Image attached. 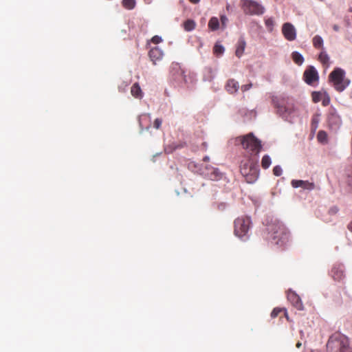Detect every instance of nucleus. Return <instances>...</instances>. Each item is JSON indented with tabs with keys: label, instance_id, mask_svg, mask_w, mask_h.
<instances>
[{
	"label": "nucleus",
	"instance_id": "obj_13",
	"mask_svg": "<svg viewBox=\"0 0 352 352\" xmlns=\"http://www.w3.org/2000/svg\"><path fill=\"white\" fill-rule=\"evenodd\" d=\"M148 56L151 60L155 65L157 61L162 60L163 52L158 47H155L149 51Z\"/></svg>",
	"mask_w": 352,
	"mask_h": 352
},
{
	"label": "nucleus",
	"instance_id": "obj_40",
	"mask_svg": "<svg viewBox=\"0 0 352 352\" xmlns=\"http://www.w3.org/2000/svg\"><path fill=\"white\" fill-rule=\"evenodd\" d=\"M339 209L337 206L331 207L329 210V214L331 215H334L338 213Z\"/></svg>",
	"mask_w": 352,
	"mask_h": 352
},
{
	"label": "nucleus",
	"instance_id": "obj_3",
	"mask_svg": "<svg viewBox=\"0 0 352 352\" xmlns=\"http://www.w3.org/2000/svg\"><path fill=\"white\" fill-rule=\"evenodd\" d=\"M240 172L245 181L249 184L255 182L259 175V170L257 164L250 158L241 161L240 164Z\"/></svg>",
	"mask_w": 352,
	"mask_h": 352
},
{
	"label": "nucleus",
	"instance_id": "obj_8",
	"mask_svg": "<svg viewBox=\"0 0 352 352\" xmlns=\"http://www.w3.org/2000/svg\"><path fill=\"white\" fill-rule=\"evenodd\" d=\"M241 8L245 14L260 15L264 13V7L254 0H241Z\"/></svg>",
	"mask_w": 352,
	"mask_h": 352
},
{
	"label": "nucleus",
	"instance_id": "obj_4",
	"mask_svg": "<svg viewBox=\"0 0 352 352\" xmlns=\"http://www.w3.org/2000/svg\"><path fill=\"white\" fill-rule=\"evenodd\" d=\"M329 80L338 92H342L351 83V80L346 78L345 71L340 67L335 68L330 73Z\"/></svg>",
	"mask_w": 352,
	"mask_h": 352
},
{
	"label": "nucleus",
	"instance_id": "obj_2",
	"mask_svg": "<svg viewBox=\"0 0 352 352\" xmlns=\"http://www.w3.org/2000/svg\"><path fill=\"white\" fill-rule=\"evenodd\" d=\"M327 352H351L346 336L335 333L330 336L327 344Z\"/></svg>",
	"mask_w": 352,
	"mask_h": 352
},
{
	"label": "nucleus",
	"instance_id": "obj_27",
	"mask_svg": "<svg viewBox=\"0 0 352 352\" xmlns=\"http://www.w3.org/2000/svg\"><path fill=\"white\" fill-rule=\"evenodd\" d=\"M122 6L128 10H132L135 8V0H123Z\"/></svg>",
	"mask_w": 352,
	"mask_h": 352
},
{
	"label": "nucleus",
	"instance_id": "obj_33",
	"mask_svg": "<svg viewBox=\"0 0 352 352\" xmlns=\"http://www.w3.org/2000/svg\"><path fill=\"white\" fill-rule=\"evenodd\" d=\"M214 206L219 211H223L227 207V204L224 202L215 203Z\"/></svg>",
	"mask_w": 352,
	"mask_h": 352
},
{
	"label": "nucleus",
	"instance_id": "obj_37",
	"mask_svg": "<svg viewBox=\"0 0 352 352\" xmlns=\"http://www.w3.org/2000/svg\"><path fill=\"white\" fill-rule=\"evenodd\" d=\"M252 85H253L252 82H250L246 85H243L241 87V89L243 92H245V91H248L249 89H250L252 87Z\"/></svg>",
	"mask_w": 352,
	"mask_h": 352
},
{
	"label": "nucleus",
	"instance_id": "obj_23",
	"mask_svg": "<svg viewBox=\"0 0 352 352\" xmlns=\"http://www.w3.org/2000/svg\"><path fill=\"white\" fill-rule=\"evenodd\" d=\"M196 24L193 20L188 19L184 23V28L186 31H192L195 28Z\"/></svg>",
	"mask_w": 352,
	"mask_h": 352
},
{
	"label": "nucleus",
	"instance_id": "obj_12",
	"mask_svg": "<svg viewBox=\"0 0 352 352\" xmlns=\"http://www.w3.org/2000/svg\"><path fill=\"white\" fill-rule=\"evenodd\" d=\"M331 274L336 281H341L344 278V267L342 265H335L331 271Z\"/></svg>",
	"mask_w": 352,
	"mask_h": 352
},
{
	"label": "nucleus",
	"instance_id": "obj_29",
	"mask_svg": "<svg viewBox=\"0 0 352 352\" xmlns=\"http://www.w3.org/2000/svg\"><path fill=\"white\" fill-rule=\"evenodd\" d=\"M318 59L323 65H327L329 63V57L325 52H321L319 54Z\"/></svg>",
	"mask_w": 352,
	"mask_h": 352
},
{
	"label": "nucleus",
	"instance_id": "obj_26",
	"mask_svg": "<svg viewBox=\"0 0 352 352\" xmlns=\"http://www.w3.org/2000/svg\"><path fill=\"white\" fill-rule=\"evenodd\" d=\"M317 139L319 142L326 143L327 142V133L324 131H319L317 135Z\"/></svg>",
	"mask_w": 352,
	"mask_h": 352
},
{
	"label": "nucleus",
	"instance_id": "obj_15",
	"mask_svg": "<svg viewBox=\"0 0 352 352\" xmlns=\"http://www.w3.org/2000/svg\"><path fill=\"white\" fill-rule=\"evenodd\" d=\"M225 89L229 94H234L238 91L239 84L236 80L230 78L227 80Z\"/></svg>",
	"mask_w": 352,
	"mask_h": 352
},
{
	"label": "nucleus",
	"instance_id": "obj_16",
	"mask_svg": "<svg viewBox=\"0 0 352 352\" xmlns=\"http://www.w3.org/2000/svg\"><path fill=\"white\" fill-rule=\"evenodd\" d=\"M246 47V42L245 41V38L243 37H240L237 41V43L236 45V50H235V55L238 58H241L245 51Z\"/></svg>",
	"mask_w": 352,
	"mask_h": 352
},
{
	"label": "nucleus",
	"instance_id": "obj_21",
	"mask_svg": "<svg viewBox=\"0 0 352 352\" xmlns=\"http://www.w3.org/2000/svg\"><path fill=\"white\" fill-rule=\"evenodd\" d=\"M225 51L224 47L219 43H216L213 47V53L217 56H221Z\"/></svg>",
	"mask_w": 352,
	"mask_h": 352
},
{
	"label": "nucleus",
	"instance_id": "obj_35",
	"mask_svg": "<svg viewBox=\"0 0 352 352\" xmlns=\"http://www.w3.org/2000/svg\"><path fill=\"white\" fill-rule=\"evenodd\" d=\"M146 118H149V116L146 114L142 115L139 117V124L141 129V131H143V126H142V120Z\"/></svg>",
	"mask_w": 352,
	"mask_h": 352
},
{
	"label": "nucleus",
	"instance_id": "obj_24",
	"mask_svg": "<svg viewBox=\"0 0 352 352\" xmlns=\"http://www.w3.org/2000/svg\"><path fill=\"white\" fill-rule=\"evenodd\" d=\"M272 161L269 155H265L261 160V166L264 169H267L271 165Z\"/></svg>",
	"mask_w": 352,
	"mask_h": 352
},
{
	"label": "nucleus",
	"instance_id": "obj_18",
	"mask_svg": "<svg viewBox=\"0 0 352 352\" xmlns=\"http://www.w3.org/2000/svg\"><path fill=\"white\" fill-rule=\"evenodd\" d=\"M328 120L331 126H336L340 124V117L333 111L330 113Z\"/></svg>",
	"mask_w": 352,
	"mask_h": 352
},
{
	"label": "nucleus",
	"instance_id": "obj_25",
	"mask_svg": "<svg viewBox=\"0 0 352 352\" xmlns=\"http://www.w3.org/2000/svg\"><path fill=\"white\" fill-rule=\"evenodd\" d=\"M284 311V312H285V313H284V314H285V316L286 318H287V320H289V317H288V316H287V313L286 310H285V309H281V308H278V307H276V308H274V309L272 310V313H271V317H272V318H276V317L279 315V314H280V313H281V312H282V311Z\"/></svg>",
	"mask_w": 352,
	"mask_h": 352
},
{
	"label": "nucleus",
	"instance_id": "obj_32",
	"mask_svg": "<svg viewBox=\"0 0 352 352\" xmlns=\"http://www.w3.org/2000/svg\"><path fill=\"white\" fill-rule=\"evenodd\" d=\"M321 94L314 91L312 93V100L314 102H318L321 100Z\"/></svg>",
	"mask_w": 352,
	"mask_h": 352
},
{
	"label": "nucleus",
	"instance_id": "obj_6",
	"mask_svg": "<svg viewBox=\"0 0 352 352\" xmlns=\"http://www.w3.org/2000/svg\"><path fill=\"white\" fill-rule=\"evenodd\" d=\"M272 101L277 109L278 112L283 116L291 115L296 111L294 102L286 98H273Z\"/></svg>",
	"mask_w": 352,
	"mask_h": 352
},
{
	"label": "nucleus",
	"instance_id": "obj_20",
	"mask_svg": "<svg viewBox=\"0 0 352 352\" xmlns=\"http://www.w3.org/2000/svg\"><path fill=\"white\" fill-rule=\"evenodd\" d=\"M292 58L294 62L298 65H301L304 62L303 56L298 52H292Z\"/></svg>",
	"mask_w": 352,
	"mask_h": 352
},
{
	"label": "nucleus",
	"instance_id": "obj_22",
	"mask_svg": "<svg viewBox=\"0 0 352 352\" xmlns=\"http://www.w3.org/2000/svg\"><path fill=\"white\" fill-rule=\"evenodd\" d=\"M313 45L314 47L320 49L323 45V40L321 36L316 35L313 38Z\"/></svg>",
	"mask_w": 352,
	"mask_h": 352
},
{
	"label": "nucleus",
	"instance_id": "obj_11",
	"mask_svg": "<svg viewBox=\"0 0 352 352\" xmlns=\"http://www.w3.org/2000/svg\"><path fill=\"white\" fill-rule=\"evenodd\" d=\"M287 297L288 300L292 305L298 310H303L304 306L300 296L294 292L289 290L287 292Z\"/></svg>",
	"mask_w": 352,
	"mask_h": 352
},
{
	"label": "nucleus",
	"instance_id": "obj_10",
	"mask_svg": "<svg viewBox=\"0 0 352 352\" xmlns=\"http://www.w3.org/2000/svg\"><path fill=\"white\" fill-rule=\"evenodd\" d=\"M282 33L287 41H292L296 38V31L294 26L290 23H285L282 27Z\"/></svg>",
	"mask_w": 352,
	"mask_h": 352
},
{
	"label": "nucleus",
	"instance_id": "obj_42",
	"mask_svg": "<svg viewBox=\"0 0 352 352\" xmlns=\"http://www.w3.org/2000/svg\"><path fill=\"white\" fill-rule=\"evenodd\" d=\"M333 29L335 31L338 32V31H339V30H340V27H339L338 25H334L333 26Z\"/></svg>",
	"mask_w": 352,
	"mask_h": 352
},
{
	"label": "nucleus",
	"instance_id": "obj_30",
	"mask_svg": "<svg viewBox=\"0 0 352 352\" xmlns=\"http://www.w3.org/2000/svg\"><path fill=\"white\" fill-rule=\"evenodd\" d=\"M265 24L268 31L272 32L274 26V21L272 18H268L265 20Z\"/></svg>",
	"mask_w": 352,
	"mask_h": 352
},
{
	"label": "nucleus",
	"instance_id": "obj_31",
	"mask_svg": "<svg viewBox=\"0 0 352 352\" xmlns=\"http://www.w3.org/2000/svg\"><path fill=\"white\" fill-rule=\"evenodd\" d=\"M220 20H221V28L223 30H224L227 26V23L228 22V19L226 15L221 14L220 16Z\"/></svg>",
	"mask_w": 352,
	"mask_h": 352
},
{
	"label": "nucleus",
	"instance_id": "obj_44",
	"mask_svg": "<svg viewBox=\"0 0 352 352\" xmlns=\"http://www.w3.org/2000/svg\"><path fill=\"white\" fill-rule=\"evenodd\" d=\"M192 3H197L200 1V0H189Z\"/></svg>",
	"mask_w": 352,
	"mask_h": 352
},
{
	"label": "nucleus",
	"instance_id": "obj_38",
	"mask_svg": "<svg viewBox=\"0 0 352 352\" xmlns=\"http://www.w3.org/2000/svg\"><path fill=\"white\" fill-rule=\"evenodd\" d=\"M162 120L160 118H156L155 120H154V122H153V126L156 129H159L162 125Z\"/></svg>",
	"mask_w": 352,
	"mask_h": 352
},
{
	"label": "nucleus",
	"instance_id": "obj_5",
	"mask_svg": "<svg viewBox=\"0 0 352 352\" xmlns=\"http://www.w3.org/2000/svg\"><path fill=\"white\" fill-rule=\"evenodd\" d=\"M236 140L240 141L243 148L251 155H258L261 150V141L252 133L238 137Z\"/></svg>",
	"mask_w": 352,
	"mask_h": 352
},
{
	"label": "nucleus",
	"instance_id": "obj_45",
	"mask_svg": "<svg viewBox=\"0 0 352 352\" xmlns=\"http://www.w3.org/2000/svg\"><path fill=\"white\" fill-rule=\"evenodd\" d=\"M301 345H302V343L300 342H298L296 343V346L297 348H300L301 346Z\"/></svg>",
	"mask_w": 352,
	"mask_h": 352
},
{
	"label": "nucleus",
	"instance_id": "obj_41",
	"mask_svg": "<svg viewBox=\"0 0 352 352\" xmlns=\"http://www.w3.org/2000/svg\"><path fill=\"white\" fill-rule=\"evenodd\" d=\"M172 67L178 69V72L180 75L183 74V72L180 69V68L177 64H175V65L173 64Z\"/></svg>",
	"mask_w": 352,
	"mask_h": 352
},
{
	"label": "nucleus",
	"instance_id": "obj_19",
	"mask_svg": "<svg viewBox=\"0 0 352 352\" xmlns=\"http://www.w3.org/2000/svg\"><path fill=\"white\" fill-rule=\"evenodd\" d=\"M208 28L211 31H216L219 28V21L217 17L212 16L208 21Z\"/></svg>",
	"mask_w": 352,
	"mask_h": 352
},
{
	"label": "nucleus",
	"instance_id": "obj_9",
	"mask_svg": "<svg viewBox=\"0 0 352 352\" xmlns=\"http://www.w3.org/2000/svg\"><path fill=\"white\" fill-rule=\"evenodd\" d=\"M303 78L305 82L309 85L318 81L319 76L317 70L313 66H309L304 72Z\"/></svg>",
	"mask_w": 352,
	"mask_h": 352
},
{
	"label": "nucleus",
	"instance_id": "obj_39",
	"mask_svg": "<svg viewBox=\"0 0 352 352\" xmlns=\"http://www.w3.org/2000/svg\"><path fill=\"white\" fill-rule=\"evenodd\" d=\"M330 102V98L328 95H325L324 98L322 99V104L323 106H327L329 105Z\"/></svg>",
	"mask_w": 352,
	"mask_h": 352
},
{
	"label": "nucleus",
	"instance_id": "obj_43",
	"mask_svg": "<svg viewBox=\"0 0 352 352\" xmlns=\"http://www.w3.org/2000/svg\"><path fill=\"white\" fill-rule=\"evenodd\" d=\"M348 229L352 232V221L349 224Z\"/></svg>",
	"mask_w": 352,
	"mask_h": 352
},
{
	"label": "nucleus",
	"instance_id": "obj_34",
	"mask_svg": "<svg viewBox=\"0 0 352 352\" xmlns=\"http://www.w3.org/2000/svg\"><path fill=\"white\" fill-rule=\"evenodd\" d=\"M282 168L279 166H276L273 168V173L276 176H280L282 174Z\"/></svg>",
	"mask_w": 352,
	"mask_h": 352
},
{
	"label": "nucleus",
	"instance_id": "obj_7",
	"mask_svg": "<svg viewBox=\"0 0 352 352\" xmlns=\"http://www.w3.org/2000/svg\"><path fill=\"white\" fill-rule=\"evenodd\" d=\"M251 223L249 217L241 216L236 219L234 230L235 235L239 238L245 236L250 228Z\"/></svg>",
	"mask_w": 352,
	"mask_h": 352
},
{
	"label": "nucleus",
	"instance_id": "obj_28",
	"mask_svg": "<svg viewBox=\"0 0 352 352\" xmlns=\"http://www.w3.org/2000/svg\"><path fill=\"white\" fill-rule=\"evenodd\" d=\"M319 121H320L319 115L316 114V115L313 116V117L311 118V130L312 131H315L317 129Z\"/></svg>",
	"mask_w": 352,
	"mask_h": 352
},
{
	"label": "nucleus",
	"instance_id": "obj_47",
	"mask_svg": "<svg viewBox=\"0 0 352 352\" xmlns=\"http://www.w3.org/2000/svg\"><path fill=\"white\" fill-rule=\"evenodd\" d=\"M349 11L350 12H352V8H350L349 9Z\"/></svg>",
	"mask_w": 352,
	"mask_h": 352
},
{
	"label": "nucleus",
	"instance_id": "obj_36",
	"mask_svg": "<svg viewBox=\"0 0 352 352\" xmlns=\"http://www.w3.org/2000/svg\"><path fill=\"white\" fill-rule=\"evenodd\" d=\"M162 41V38L161 36L155 35L152 37L151 42L155 44H158Z\"/></svg>",
	"mask_w": 352,
	"mask_h": 352
},
{
	"label": "nucleus",
	"instance_id": "obj_1",
	"mask_svg": "<svg viewBox=\"0 0 352 352\" xmlns=\"http://www.w3.org/2000/svg\"><path fill=\"white\" fill-rule=\"evenodd\" d=\"M266 239L279 247L285 246L289 240V232L285 225L277 219L267 226Z\"/></svg>",
	"mask_w": 352,
	"mask_h": 352
},
{
	"label": "nucleus",
	"instance_id": "obj_17",
	"mask_svg": "<svg viewBox=\"0 0 352 352\" xmlns=\"http://www.w3.org/2000/svg\"><path fill=\"white\" fill-rule=\"evenodd\" d=\"M131 94L133 97L138 99H142L144 96V94L140 88V86L138 82L134 83L131 86Z\"/></svg>",
	"mask_w": 352,
	"mask_h": 352
},
{
	"label": "nucleus",
	"instance_id": "obj_46",
	"mask_svg": "<svg viewBox=\"0 0 352 352\" xmlns=\"http://www.w3.org/2000/svg\"><path fill=\"white\" fill-rule=\"evenodd\" d=\"M209 160V157L208 156H206L204 158V161L205 162H208Z\"/></svg>",
	"mask_w": 352,
	"mask_h": 352
},
{
	"label": "nucleus",
	"instance_id": "obj_14",
	"mask_svg": "<svg viewBox=\"0 0 352 352\" xmlns=\"http://www.w3.org/2000/svg\"><path fill=\"white\" fill-rule=\"evenodd\" d=\"M292 186L294 188H302L303 189L307 190H313L315 188V185L312 182H309V181L304 180H292Z\"/></svg>",
	"mask_w": 352,
	"mask_h": 352
}]
</instances>
